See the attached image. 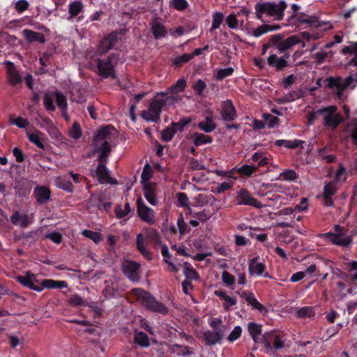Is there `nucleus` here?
Masks as SVG:
<instances>
[{"label": "nucleus", "mask_w": 357, "mask_h": 357, "mask_svg": "<svg viewBox=\"0 0 357 357\" xmlns=\"http://www.w3.org/2000/svg\"><path fill=\"white\" fill-rule=\"evenodd\" d=\"M116 137L117 131L112 126L102 128L94 135L92 153H100L98 159L100 163L96 169V176L100 184H118L116 179L110 176V172L105 165Z\"/></svg>", "instance_id": "nucleus-1"}, {"label": "nucleus", "mask_w": 357, "mask_h": 357, "mask_svg": "<svg viewBox=\"0 0 357 357\" xmlns=\"http://www.w3.org/2000/svg\"><path fill=\"white\" fill-rule=\"evenodd\" d=\"M287 7L284 1L275 2H259L255 6V15L257 19L261 20L263 14L273 17L276 20L284 17V12Z\"/></svg>", "instance_id": "nucleus-2"}, {"label": "nucleus", "mask_w": 357, "mask_h": 357, "mask_svg": "<svg viewBox=\"0 0 357 357\" xmlns=\"http://www.w3.org/2000/svg\"><path fill=\"white\" fill-rule=\"evenodd\" d=\"M319 236L325 241L340 247H347L352 242V238L347 230L338 225L334 227L333 232L321 234Z\"/></svg>", "instance_id": "nucleus-3"}, {"label": "nucleus", "mask_w": 357, "mask_h": 357, "mask_svg": "<svg viewBox=\"0 0 357 357\" xmlns=\"http://www.w3.org/2000/svg\"><path fill=\"white\" fill-rule=\"evenodd\" d=\"M160 96H165L166 93L165 92L157 93L156 97L151 100L149 107L142 112L141 116L145 121L156 122L160 119L162 109L165 105V99L160 98Z\"/></svg>", "instance_id": "nucleus-4"}, {"label": "nucleus", "mask_w": 357, "mask_h": 357, "mask_svg": "<svg viewBox=\"0 0 357 357\" xmlns=\"http://www.w3.org/2000/svg\"><path fill=\"white\" fill-rule=\"evenodd\" d=\"M135 293L139 296L142 300V304L151 312L167 314L168 308L165 305L158 301L149 293L142 291L140 289L134 290Z\"/></svg>", "instance_id": "nucleus-5"}, {"label": "nucleus", "mask_w": 357, "mask_h": 357, "mask_svg": "<svg viewBox=\"0 0 357 357\" xmlns=\"http://www.w3.org/2000/svg\"><path fill=\"white\" fill-rule=\"evenodd\" d=\"M282 36L281 34H274L270 38L268 42L264 45V47H275L278 50L282 52L301 43V40L296 35L291 36L284 40H282Z\"/></svg>", "instance_id": "nucleus-6"}, {"label": "nucleus", "mask_w": 357, "mask_h": 357, "mask_svg": "<svg viewBox=\"0 0 357 357\" xmlns=\"http://www.w3.org/2000/svg\"><path fill=\"white\" fill-rule=\"evenodd\" d=\"M336 106H329L319 109V112L323 116L324 124L325 126L334 130L344 121L341 114L337 112Z\"/></svg>", "instance_id": "nucleus-7"}, {"label": "nucleus", "mask_w": 357, "mask_h": 357, "mask_svg": "<svg viewBox=\"0 0 357 357\" xmlns=\"http://www.w3.org/2000/svg\"><path fill=\"white\" fill-rule=\"evenodd\" d=\"M285 340L284 335L275 331L266 332L262 337V342L268 352L284 348Z\"/></svg>", "instance_id": "nucleus-8"}, {"label": "nucleus", "mask_w": 357, "mask_h": 357, "mask_svg": "<svg viewBox=\"0 0 357 357\" xmlns=\"http://www.w3.org/2000/svg\"><path fill=\"white\" fill-rule=\"evenodd\" d=\"M327 86L329 88H337V93L339 97L342 96V92L350 87L354 89L357 84V73L355 76L349 75L344 79L340 77H329L327 79Z\"/></svg>", "instance_id": "nucleus-9"}, {"label": "nucleus", "mask_w": 357, "mask_h": 357, "mask_svg": "<svg viewBox=\"0 0 357 357\" xmlns=\"http://www.w3.org/2000/svg\"><path fill=\"white\" fill-rule=\"evenodd\" d=\"M137 214L144 222L153 225L155 222V213L153 209L147 206L142 198L137 201Z\"/></svg>", "instance_id": "nucleus-10"}, {"label": "nucleus", "mask_w": 357, "mask_h": 357, "mask_svg": "<svg viewBox=\"0 0 357 357\" xmlns=\"http://www.w3.org/2000/svg\"><path fill=\"white\" fill-rule=\"evenodd\" d=\"M15 279L22 286L40 292L41 280H38L35 274L26 272L24 275L16 276Z\"/></svg>", "instance_id": "nucleus-11"}, {"label": "nucleus", "mask_w": 357, "mask_h": 357, "mask_svg": "<svg viewBox=\"0 0 357 357\" xmlns=\"http://www.w3.org/2000/svg\"><path fill=\"white\" fill-rule=\"evenodd\" d=\"M224 334L215 331H203L197 333V336L208 346L215 345L221 342Z\"/></svg>", "instance_id": "nucleus-12"}, {"label": "nucleus", "mask_w": 357, "mask_h": 357, "mask_svg": "<svg viewBox=\"0 0 357 357\" xmlns=\"http://www.w3.org/2000/svg\"><path fill=\"white\" fill-rule=\"evenodd\" d=\"M236 202L238 205L252 206L257 208H261L263 206L260 202L245 189H241L237 192Z\"/></svg>", "instance_id": "nucleus-13"}, {"label": "nucleus", "mask_w": 357, "mask_h": 357, "mask_svg": "<svg viewBox=\"0 0 357 357\" xmlns=\"http://www.w3.org/2000/svg\"><path fill=\"white\" fill-rule=\"evenodd\" d=\"M140 265L132 261H125L122 264L123 273L132 281L138 282Z\"/></svg>", "instance_id": "nucleus-14"}, {"label": "nucleus", "mask_w": 357, "mask_h": 357, "mask_svg": "<svg viewBox=\"0 0 357 357\" xmlns=\"http://www.w3.org/2000/svg\"><path fill=\"white\" fill-rule=\"evenodd\" d=\"M98 74L104 78L114 77L115 71L111 62V59L107 57L106 59H98Z\"/></svg>", "instance_id": "nucleus-15"}, {"label": "nucleus", "mask_w": 357, "mask_h": 357, "mask_svg": "<svg viewBox=\"0 0 357 357\" xmlns=\"http://www.w3.org/2000/svg\"><path fill=\"white\" fill-rule=\"evenodd\" d=\"M337 190V183L335 181L326 183L324 187V204L326 206H333V197L335 195Z\"/></svg>", "instance_id": "nucleus-16"}, {"label": "nucleus", "mask_w": 357, "mask_h": 357, "mask_svg": "<svg viewBox=\"0 0 357 357\" xmlns=\"http://www.w3.org/2000/svg\"><path fill=\"white\" fill-rule=\"evenodd\" d=\"M220 114L225 121H234L236 118V111L231 100H227L222 102Z\"/></svg>", "instance_id": "nucleus-17"}, {"label": "nucleus", "mask_w": 357, "mask_h": 357, "mask_svg": "<svg viewBox=\"0 0 357 357\" xmlns=\"http://www.w3.org/2000/svg\"><path fill=\"white\" fill-rule=\"evenodd\" d=\"M145 234L139 233L136 236V248L148 260L152 259L151 252L146 248L147 239Z\"/></svg>", "instance_id": "nucleus-18"}, {"label": "nucleus", "mask_w": 357, "mask_h": 357, "mask_svg": "<svg viewBox=\"0 0 357 357\" xmlns=\"http://www.w3.org/2000/svg\"><path fill=\"white\" fill-rule=\"evenodd\" d=\"M117 41V36L115 33H111L105 38L99 44L97 48V53L102 54L107 53L111 50Z\"/></svg>", "instance_id": "nucleus-19"}, {"label": "nucleus", "mask_w": 357, "mask_h": 357, "mask_svg": "<svg viewBox=\"0 0 357 357\" xmlns=\"http://www.w3.org/2000/svg\"><path fill=\"white\" fill-rule=\"evenodd\" d=\"M265 268V264L263 262L259 261L258 257L250 261L248 271L251 275H264L266 278L268 276V274L267 273H264Z\"/></svg>", "instance_id": "nucleus-20"}, {"label": "nucleus", "mask_w": 357, "mask_h": 357, "mask_svg": "<svg viewBox=\"0 0 357 357\" xmlns=\"http://www.w3.org/2000/svg\"><path fill=\"white\" fill-rule=\"evenodd\" d=\"M249 13H250V12L245 9L241 10L237 14L232 13L227 17L226 23L230 29H237L239 26H242L243 25V21L242 20L239 22V21L237 19V16L242 14V15L248 17Z\"/></svg>", "instance_id": "nucleus-21"}, {"label": "nucleus", "mask_w": 357, "mask_h": 357, "mask_svg": "<svg viewBox=\"0 0 357 357\" xmlns=\"http://www.w3.org/2000/svg\"><path fill=\"white\" fill-rule=\"evenodd\" d=\"M289 56V54H285L282 57H278L275 54H271L268 58V63L277 70H282L288 66L287 59H288Z\"/></svg>", "instance_id": "nucleus-22"}, {"label": "nucleus", "mask_w": 357, "mask_h": 357, "mask_svg": "<svg viewBox=\"0 0 357 357\" xmlns=\"http://www.w3.org/2000/svg\"><path fill=\"white\" fill-rule=\"evenodd\" d=\"M144 195L146 199L153 206L158 204V199L156 198L155 184V183H145L144 185Z\"/></svg>", "instance_id": "nucleus-23"}, {"label": "nucleus", "mask_w": 357, "mask_h": 357, "mask_svg": "<svg viewBox=\"0 0 357 357\" xmlns=\"http://www.w3.org/2000/svg\"><path fill=\"white\" fill-rule=\"evenodd\" d=\"M67 287L68 284L65 281L43 279L40 280V292L45 289H62Z\"/></svg>", "instance_id": "nucleus-24"}, {"label": "nucleus", "mask_w": 357, "mask_h": 357, "mask_svg": "<svg viewBox=\"0 0 357 357\" xmlns=\"http://www.w3.org/2000/svg\"><path fill=\"white\" fill-rule=\"evenodd\" d=\"M36 200L40 204H44L50 199V190L45 186H37L33 190Z\"/></svg>", "instance_id": "nucleus-25"}, {"label": "nucleus", "mask_w": 357, "mask_h": 357, "mask_svg": "<svg viewBox=\"0 0 357 357\" xmlns=\"http://www.w3.org/2000/svg\"><path fill=\"white\" fill-rule=\"evenodd\" d=\"M10 220L13 224L21 227H26L32 222V218H29L26 214H21L18 211L13 213L10 217Z\"/></svg>", "instance_id": "nucleus-26"}, {"label": "nucleus", "mask_w": 357, "mask_h": 357, "mask_svg": "<svg viewBox=\"0 0 357 357\" xmlns=\"http://www.w3.org/2000/svg\"><path fill=\"white\" fill-rule=\"evenodd\" d=\"M304 94V91L301 88H298L287 93L284 97L279 98L278 100V102L280 104H283L293 102L303 97Z\"/></svg>", "instance_id": "nucleus-27"}, {"label": "nucleus", "mask_w": 357, "mask_h": 357, "mask_svg": "<svg viewBox=\"0 0 357 357\" xmlns=\"http://www.w3.org/2000/svg\"><path fill=\"white\" fill-rule=\"evenodd\" d=\"M241 296L245 299L252 309L257 310L260 312H262L264 310L263 305L257 300L252 292L243 291L241 294Z\"/></svg>", "instance_id": "nucleus-28"}, {"label": "nucleus", "mask_w": 357, "mask_h": 357, "mask_svg": "<svg viewBox=\"0 0 357 357\" xmlns=\"http://www.w3.org/2000/svg\"><path fill=\"white\" fill-rule=\"evenodd\" d=\"M22 34L24 38L29 43L40 42L44 43L45 42V36L41 33L26 29L22 31Z\"/></svg>", "instance_id": "nucleus-29"}, {"label": "nucleus", "mask_w": 357, "mask_h": 357, "mask_svg": "<svg viewBox=\"0 0 357 357\" xmlns=\"http://www.w3.org/2000/svg\"><path fill=\"white\" fill-rule=\"evenodd\" d=\"M6 65L8 66V76L9 82L13 85L20 83L22 82V78L18 71L16 70L14 64L10 61H8Z\"/></svg>", "instance_id": "nucleus-30"}, {"label": "nucleus", "mask_w": 357, "mask_h": 357, "mask_svg": "<svg viewBox=\"0 0 357 357\" xmlns=\"http://www.w3.org/2000/svg\"><path fill=\"white\" fill-rule=\"evenodd\" d=\"M84 10V5L82 1L75 0L68 5V19L75 17L81 13Z\"/></svg>", "instance_id": "nucleus-31"}, {"label": "nucleus", "mask_w": 357, "mask_h": 357, "mask_svg": "<svg viewBox=\"0 0 357 357\" xmlns=\"http://www.w3.org/2000/svg\"><path fill=\"white\" fill-rule=\"evenodd\" d=\"M134 341L135 343L142 347H149L150 346V341L148 335L141 331H134Z\"/></svg>", "instance_id": "nucleus-32"}, {"label": "nucleus", "mask_w": 357, "mask_h": 357, "mask_svg": "<svg viewBox=\"0 0 357 357\" xmlns=\"http://www.w3.org/2000/svg\"><path fill=\"white\" fill-rule=\"evenodd\" d=\"M248 329L254 342L256 343L259 342L260 339L259 335L262 332L261 325L254 322H250L248 324Z\"/></svg>", "instance_id": "nucleus-33"}, {"label": "nucleus", "mask_w": 357, "mask_h": 357, "mask_svg": "<svg viewBox=\"0 0 357 357\" xmlns=\"http://www.w3.org/2000/svg\"><path fill=\"white\" fill-rule=\"evenodd\" d=\"M144 231L145 232L144 234L146 238L151 243H153L154 245L158 246L160 245V237L156 229L153 228H144Z\"/></svg>", "instance_id": "nucleus-34"}, {"label": "nucleus", "mask_w": 357, "mask_h": 357, "mask_svg": "<svg viewBox=\"0 0 357 357\" xmlns=\"http://www.w3.org/2000/svg\"><path fill=\"white\" fill-rule=\"evenodd\" d=\"M296 315L298 318L301 319L313 317L315 315L314 307L312 306H305L298 308L296 310Z\"/></svg>", "instance_id": "nucleus-35"}, {"label": "nucleus", "mask_w": 357, "mask_h": 357, "mask_svg": "<svg viewBox=\"0 0 357 357\" xmlns=\"http://www.w3.org/2000/svg\"><path fill=\"white\" fill-rule=\"evenodd\" d=\"M198 127L205 132H211L215 129L216 126L213 119L207 116L198 123Z\"/></svg>", "instance_id": "nucleus-36"}, {"label": "nucleus", "mask_w": 357, "mask_h": 357, "mask_svg": "<svg viewBox=\"0 0 357 357\" xmlns=\"http://www.w3.org/2000/svg\"><path fill=\"white\" fill-rule=\"evenodd\" d=\"M192 140L194 144L197 146L212 142V138L203 133H195L192 136Z\"/></svg>", "instance_id": "nucleus-37"}, {"label": "nucleus", "mask_w": 357, "mask_h": 357, "mask_svg": "<svg viewBox=\"0 0 357 357\" xmlns=\"http://www.w3.org/2000/svg\"><path fill=\"white\" fill-rule=\"evenodd\" d=\"M54 95L58 107L61 109L63 114L66 116L68 109V103L66 96L59 91H56Z\"/></svg>", "instance_id": "nucleus-38"}, {"label": "nucleus", "mask_w": 357, "mask_h": 357, "mask_svg": "<svg viewBox=\"0 0 357 357\" xmlns=\"http://www.w3.org/2000/svg\"><path fill=\"white\" fill-rule=\"evenodd\" d=\"M186 87V81L184 78L178 79L176 84L167 89V92L165 93L166 96L167 93H178L185 90Z\"/></svg>", "instance_id": "nucleus-39"}, {"label": "nucleus", "mask_w": 357, "mask_h": 357, "mask_svg": "<svg viewBox=\"0 0 357 357\" xmlns=\"http://www.w3.org/2000/svg\"><path fill=\"white\" fill-rule=\"evenodd\" d=\"M347 175L348 172L347 169L342 164H340L335 174V177L333 181H335L337 184L344 183L347 180Z\"/></svg>", "instance_id": "nucleus-40"}, {"label": "nucleus", "mask_w": 357, "mask_h": 357, "mask_svg": "<svg viewBox=\"0 0 357 357\" xmlns=\"http://www.w3.org/2000/svg\"><path fill=\"white\" fill-rule=\"evenodd\" d=\"M151 29L156 39L165 37L166 35L167 32L164 26L158 22H153L151 24Z\"/></svg>", "instance_id": "nucleus-41"}, {"label": "nucleus", "mask_w": 357, "mask_h": 357, "mask_svg": "<svg viewBox=\"0 0 357 357\" xmlns=\"http://www.w3.org/2000/svg\"><path fill=\"white\" fill-rule=\"evenodd\" d=\"M347 131L349 133L353 142L357 145V119H354L347 123Z\"/></svg>", "instance_id": "nucleus-42"}, {"label": "nucleus", "mask_w": 357, "mask_h": 357, "mask_svg": "<svg viewBox=\"0 0 357 357\" xmlns=\"http://www.w3.org/2000/svg\"><path fill=\"white\" fill-rule=\"evenodd\" d=\"M183 266V275L187 278L186 280H197L199 279L196 271L191 266V265L189 263L185 262Z\"/></svg>", "instance_id": "nucleus-43"}, {"label": "nucleus", "mask_w": 357, "mask_h": 357, "mask_svg": "<svg viewBox=\"0 0 357 357\" xmlns=\"http://www.w3.org/2000/svg\"><path fill=\"white\" fill-rule=\"evenodd\" d=\"M301 141L298 139L294 140H287V139H278L275 142L276 146H284L287 149H296Z\"/></svg>", "instance_id": "nucleus-44"}, {"label": "nucleus", "mask_w": 357, "mask_h": 357, "mask_svg": "<svg viewBox=\"0 0 357 357\" xmlns=\"http://www.w3.org/2000/svg\"><path fill=\"white\" fill-rule=\"evenodd\" d=\"M27 136L29 141L35 144L38 147L42 149L44 147L42 139V133L40 132L37 131L33 133L27 132Z\"/></svg>", "instance_id": "nucleus-45"}, {"label": "nucleus", "mask_w": 357, "mask_h": 357, "mask_svg": "<svg viewBox=\"0 0 357 357\" xmlns=\"http://www.w3.org/2000/svg\"><path fill=\"white\" fill-rule=\"evenodd\" d=\"M114 211L117 218H123L131 213L130 204L128 202L126 203L123 208L122 206L118 205Z\"/></svg>", "instance_id": "nucleus-46"}, {"label": "nucleus", "mask_w": 357, "mask_h": 357, "mask_svg": "<svg viewBox=\"0 0 357 357\" xmlns=\"http://www.w3.org/2000/svg\"><path fill=\"white\" fill-rule=\"evenodd\" d=\"M82 234L84 237L92 240L96 244L99 243L102 240V235L99 232H97V231L84 229L82 231Z\"/></svg>", "instance_id": "nucleus-47"}, {"label": "nucleus", "mask_w": 357, "mask_h": 357, "mask_svg": "<svg viewBox=\"0 0 357 357\" xmlns=\"http://www.w3.org/2000/svg\"><path fill=\"white\" fill-rule=\"evenodd\" d=\"M209 325L213 331H218L225 335L226 327L222 325V319L220 318H215L209 322Z\"/></svg>", "instance_id": "nucleus-48"}, {"label": "nucleus", "mask_w": 357, "mask_h": 357, "mask_svg": "<svg viewBox=\"0 0 357 357\" xmlns=\"http://www.w3.org/2000/svg\"><path fill=\"white\" fill-rule=\"evenodd\" d=\"M251 160L258 163L257 167L264 166L268 163V158L261 152H255L251 157Z\"/></svg>", "instance_id": "nucleus-49"}, {"label": "nucleus", "mask_w": 357, "mask_h": 357, "mask_svg": "<svg viewBox=\"0 0 357 357\" xmlns=\"http://www.w3.org/2000/svg\"><path fill=\"white\" fill-rule=\"evenodd\" d=\"M257 169V166L249 165H243V166L238 167L237 171L239 174L245 175L246 176H250L252 175Z\"/></svg>", "instance_id": "nucleus-50"}, {"label": "nucleus", "mask_w": 357, "mask_h": 357, "mask_svg": "<svg viewBox=\"0 0 357 357\" xmlns=\"http://www.w3.org/2000/svg\"><path fill=\"white\" fill-rule=\"evenodd\" d=\"M297 177L296 172L293 169H287L280 174L279 179L282 181H292Z\"/></svg>", "instance_id": "nucleus-51"}, {"label": "nucleus", "mask_w": 357, "mask_h": 357, "mask_svg": "<svg viewBox=\"0 0 357 357\" xmlns=\"http://www.w3.org/2000/svg\"><path fill=\"white\" fill-rule=\"evenodd\" d=\"M223 15L221 13H215L213 15L212 26L210 29V32L217 29L220 27L223 20Z\"/></svg>", "instance_id": "nucleus-52"}, {"label": "nucleus", "mask_w": 357, "mask_h": 357, "mask_svg": "<svg viewBox=\"0 0 357 357\" xmlns=\"http://www.w3.org/2000/svg\"><path fill=\"white\" fill-rule=\"evenodd\" d=\"M152 176V168L149 165H145L141 175L142 182L145 183H151L149 182V179Z\"/></svg>", "instance_id": "nucleus-53"}, {"label": "nucleus", "mask_w": 357, "mask_h": 357, "mask_svg": "<svg viewBox=\"0 0 357 357\" xmlns=\"http://www.w3.org/2000/svg\"><path fill=\"white\" fill-rule=\"evenodd\" d=\"M24 338L23 335L19 333L18 334L10 335L9 336L10 344L12 348H15L23 342Z\"/></svg>", "instance_id": "nucleus-54"}, {"label": "nucleus", "mask_w": 357, "mask_h": 357, "mask_svg": "<svg viewBox=\"0 0 357 357\" xmlns=\"http://www.w3.org/2000/svg\"><path fill=\"white\" fill-rule=\"evenodd\" d=\"M10 123L15 125L20 128H24L29 124V122L26 119L22 117L13 118L11 116L10 118Z\"/></svg>", "instance_id": "nucleus-55"}, {"label": "nucleus", "mask_w": 357, "mask_h": 357, "mask_svg": "<svg viewBox=\"0 0 357 357\" xmlns=\"http://www.w3.org/2000/svg\"><path fill=\"white\" fill-rule=\"evenodd\" d=\"M297 22L298 23L307 24L310 26H314V27H319L321 26V24L318 22L317 17H312V16L307 17H299V18H298Z\"/></svg>", "instance_id": "nucleus-56"}, {"label": "nucleus", "mask_w": 357, "mask_h": 357, "mask_svg": "<svg viewBox=\"0 0 357 357\" xmlns=\"http://www.w3.org/2000/svg\"><path fill=\"white\" fill-rule=\"evenodd\" d=\"M170 6H172L177 10H183L188 6V3L186 0H171Z\"/></svg>", "instance_id": "nucleus-57"}, {"label": "nucleus", "mask_w": 357, "mask_h": 357, "mask_svg": "<svg viewBox=\"0 0 357 357\" xmlns=\"http://www.w3.org/2000/svg\"><path fill=\"white\" fill-rule=\"evenodd\" d=\"M222 280L223 284L227 287H231L235 283L234 277L227 271L222 273Z\"/></svg>", "instance_id": "nucleus-58"}, {"label": "nucleus", "mask_w": 357, "mask_h": 357, "mask_svg": "<svg viewBox=\"0 0 357 357\" xmlns=\"http://www.w3.org/2000/svg\"><path fill=\"white\" fill-rule=\"evenodd\" d=\"M197 200V203L201 205L206 204H213L215 202V197L213 195H199Z\"/></svg>", "instance_id": "nucleus-59"}, {"label": "nucleus", "mask_w": 357, "mask_h": 357, "mask_svg": "<svg viewBox=\"0 0 357 357\" xmlns=\"http://www.w3.org/2000/svg\"><path fill=\"white\" fill-rule=\"evenodd\" d=\"M56 181L59 188L68 192H71L73 190V186L70 181L63 180L62 177H58L56 178Z\"/></svg>", "instance_id": "nucleus-60"}, {"label": "nucleus", "mask_w": 357, "mask_h": 357, "mask_svg": "<svg viewBox=\"0 0 357 357\" xmlns=\"http://www.w3.org/2000/svg\"><path fill=\"white\" fill-rule=\"evenodd\" d=\"M43 102H44V105L47 110H49V111L55 110L56 107L54 104V100L49 93H45L44 95Z\"/></svg>", "instance_id": "nucleus-61"}, {"label": "nucleus", "mask_w": 357, "mask_h": 357, "mask_svg": "<svg viewBox=\"0 0 357 357\" xmlns=\"http://www.w3.org/2000/svg\"><path fill=\"white\" fill-rule=\"evenodd\" d=\"M82 135V131L80 126L78 123L75 122L73 125L71 130H70V136L75 139H79Z\"/></svg>", "instance_id": "nucleus-62"}, {"label": "nucleus", "mask_w": 357, "mask_h": 357, "mask_svg": "<svg viewBox=\"0 0 357 357\" xmlns=\"http://www.w3.org/2000/svg\"><path fill=\"white\" fill-rule=\"evenodd\" d=\"M206 84L204 81L202 79L197 80L193 85L192 88L195 91L196 94L198 96H201L206 89Z\"/></svg>", "instance_id": "nucleus-63"}, {"label": "nucleus", "mask_w": 357, "mask_h": 357, "mask_svg": "<svg viewBox=\"0 0 357 357\" xmlns=\"http://www.w3.org/2000/svg\"><path fill=\"white\" fill-rule=\"evenodd\" d=\"M176 133V130L173 128H167L162 132V139L165 142L170 141Z\"/></svg>", "instance_id": "nucleus-64"}]
</instances>
